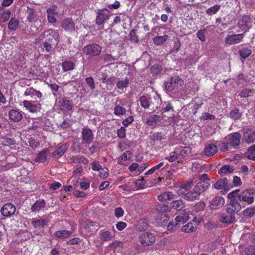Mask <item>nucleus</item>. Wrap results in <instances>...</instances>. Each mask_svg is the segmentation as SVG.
Here are the masks:
<instances>
[{
	"instance_id": "obj_1",
	"label": "nucleus",
	"mask_w": 255,
	"mask_h": 255,
	"mask_svg": "<svg viewBox=\"0 0 255 255\" xmlns=\"http://www.w3.org/2000/svg\"><path fill=\"white\" fill-rule=\"evenodd\" d=\"M255 194V189H247L243 191H241L239 189H236L229 193L228 197V198L237 197L240 202L251 204L254 201V195Z\"/></svg>"
},
{
	"instance_id": "obj_2",
	"label": "nucleus",
	"mask_w": 255,
	"mask_h": 255,
	"mask_svg": "<svg viewBox=\"0 0 255 255\" xmlns=\"http://www.w3.org/2000/svg\"><path fill=\"white\" fill-rule=\"evenodd\" d=\"M193 216L190 212H186L181 214L176 217L175 221L170 222L167 226L168 230L172 231L176 229L179 227L180 224H184L191 218Z\"/></svg>"
},
{
	"instance_id": "obj_3",
	"label": "nucleus",
	"mask_w": 255,
	"mask_h": 255,
	"mask_svg": "<svg viewBox=\"0 0 255 255\" xmlns=\"http://www.w3.org/2000/svg\"><path fill=\"white\" fill-rule=\"evenodd\" d=\"M139 243L143 246H150L155 241L154 235L150 232L141 234L139 236Z\"/></svg>"
},
{
	"instance_id": "obj_4",
	"label": "nucleus",
	"mask_w": 255,
	"mask_h": 255,
	"mask_svg": "<svg viewBox=\"0 0 255 255\" xmlns=\"http://www.w3.org/2000/svg\"><path fill=\"white\" fill-rule=\"evenodd\" d=\"M102 47L97 44H90L85 46L83 48V52L85 54L93 56L100 55Z\"/></svg>"
},
{
	"instance_id": "obj_5",
	"label": "nucleus",
	"mask_w": 255,
	"mask_h": 255,
	"mask_svg": "<svg viewBox=\"0 0 255 255\" xmlns=\"http://www.w3.org/2000/svg\"><path fill=\"white\" fill-rule=\"evenodd\" d=\"M183 84V81L178 76L172 77L169 82H165V87L167 91H170L175 88H178Z\"/></svg>"
},
{
	"instance_id": "obj_6",
	"label": "nucleus",
	"mask_w": 255,
	"mask_h": 255,
	"mask_svg": "<svg viewBox=\"0 0 255 255\" xmlns=\"http://www.w3.org/2000/svg\"><path fill=\"white\" fill-rule=\"evenodd\" d=\"M214 187L217 189L222 190V194H225L231 189V186L228 183L227 178H223L217 181L214 184Z\"/></svg>"
},
{
	"instance_id": "obj_7",
	"label": "nucleus",
	"mask_w": 255,
	"mask_h": 255,
	"mask_svg": "<svg viewBox=\"0 0 255 255\" xmlns=\"http://www.w3.org/2000/svg\"><path fill=\"white\" fill-rule=\"evenodd\" d=\"M230 200V203L227 208L226 211L229 214H233L234 212H239L241 207L239 203V200L237 197L229 198Z\"/></svg>"
},
{
	"instance_id": "obj_8",
	"label": "nucleus",
	"mask_w": 255,
	"mask_h": 255,
	"mask_svg": "<svg viewBox=\"0 0 255 255\" xmlns=\"http://www.w3.org/2000/svg\"><path fill=\"white\" fill-rule=\"evenodd\" d=\"M97 14L96 22L99 25L103 24L105 20L109 18V11L106 8L99 9Z\"/></svg>"
},
{
	"instance_id": "obj_9",
	"label": "nucleus",
	"mask_w": 255,
	"mask_h": 255,
	"mask_svg": "<svg viewBox=\"0 0 255 255\" xmlns=\"http://www.w3.org/2000/svg\"><path fill=\"white\" fill-rule=\"evenodd\" d=\"M23 106L31 113L36 112L40 108V104L38 101L24 100L22 102Z\"/></svg>"
},
{
	"instance_id": "obj_10",
	"label": "nucleus",
	"mask_w": 255,
	"mask_h": 255,
	"mask_svg": "<svg viewBox=\"0 0 255 255\" xmlns=\"http://www.w3.org/2000/svg\"><path fill=\"white\" fill-rule=\"evenodd\" d=\"M23 95L35 100L38 99L39 101H41L42 97V94L39 91H37L32 87L27 88L24 91Z\"/></svg>"
},
{
	"instance_id": "obj_11",
	"label": "nucleus",
	"mask_w": 255,
	"mask_h": 255,
	"mask_svg": "<svg viewBox=\"0 0 255 255\" xmlns=\"http://www.w3.org/2000/svg\"><path fill=\"white\" fill-rule=\"evenodd\" d=\"M15 210V207L13 204L7 203L2 207L0 212L3 216L8 217L14 214Z\"/></svg>"
},
{
	"instance_id": "obj_12",
	"label": "nucleus",
	"mask_w": 255,
	"mask_h": 255,
	"mask_svg": "<svg viewBox=\"0 0 255 255\" xmlns=\"http://www.w3.org/2000/svg\"><path fill=\"white\" fill-rule=\"evenodd\" d=\"M44 38L49 41H51L53 39L57 40L58 38V32L52 29L45 30L39 36L40 40H42Z\"/></svg>"
},
{
	"instance_id": "obj_13",
	"label": "nucleus",
	"mask_w": 255,
	"mask_h": 255,
	"mask_svg": "<svg viewBox=\"0 0 255 255\" xmlns=\"http://www.w3.org/2000/svg\"><path fill=\"white\" fill-rule=\"evenodd\" d=\"M238 25L242 30H248L252 26V20L249 16L244 15L239 20Z\"/></svg>"
},
{
	"instance_id": "obj_14",
	"label": "nucleus",
	"mask_w": 255,
	"mask_h": 255,
	"mask_svg": "<svg viewBox=\"0 0 255 255\" xmlns=\"http://www.w3.org/2000/svg\"><path fill=\"white\" fill-rule=\"evenodd\" d=\"M244 34H232L228 36L225 38V43L227 44L232 45L240 43L243 39Z\"/></svg>"
},
{
	"instance_id": "obj_15",
	"label": "nucleus",
	"mask_w": 255,
	"mask_h": 255,
	"mask_svg": "<svg viewBox=\"0 0 255 255\" xmlns=\"http://www.w3.org/2000/svg\"><path fill=\"white\" fill-rule=\"evenodd\" d=\"M191 152V148L190 146H179L176 147L174 149V153L178 154L180 157L184 158L188 156Z\"/></svg>"
},
{
	"instance_id": "obj_16",
	"label": "nucleus",
	"mask_w": 255,
	"mask_h": 255,
	"mask_svg": "<svg viewBox=\"0 0 255 255\" xmlns=\"http://www.w3.org/2000/svg\"><path fill=\"white\" fill-rule=\"evenodd\" d=\"M225 201L223 197L217 196L211 201L210 207L212 209H218L222 207L225 204Z\"/></svg>"
},
{
	"instance_id": "obj_17",
	"label": "nucleus",
	"mask_w": 255,
	"mask_h": 255,
	"mask_svg": "<svg viewBox=\"0 0 255 255\" xmlns=\"http://www.w3.org/2000/svg\"><path fill=\"white\" fill-rule=\"evenodd\" d=\"M210 185V183L209 180H203L200 182H199L197 184V185L194 187V191L198 194L199 196L202 192H203L205 191Z\"/></svg>"
},
{
	"instance_id": "obj_18",
	"label": "nucleus",
	"mask_w": 255,
	"mask_h": 255,
	"mask_svg": "<svg viewBox=\"0 0 255 255\" xmlns=\"http://www.w3.org/2000/svg\"><path fill=\"white\" fill-rule=\"evenodd\" d=\"M243 140L247 143H251L255 140L254 129H247L243 134Z\"/></svg>"
},
{
	"instance_id": "obj_19",
	"label": "nucleus",
	"mask_w": 255,
	"mask_h": 255,
	"mask_svg": "<svg viewBox=\"0 0 255 255\" xmlns=\"http://www.w3.org/2000/svg\"><path fill=\"white\" fill-rule=\"evenodd\" d=\"M82 134L83 140L87 143H90L94 139L92 131L89 128H83Z\"/></svg>"
},
{
	"instance_id": "obj_20",
	"label": "nucleus",
	"mask_w": 255,
	"mask_h": 255,
	"mask_svg": "<svg viewBox=\"0 0 255 255\" xmlns=\"http://www.w3.org/2000/svg\"><path fill=\"white\" fill-rule=\"evenodd\" d=\"M46 12L48 22L50 23L55 22L56 21L55 15L57 13L56 6L53 5L51 7L47 8Z\"/></svg>"
},
{
	"instance_id": "obj_21",
	"label": "nucleus",
	"mask_w": 255,
	"mask_h": 255,
	"mask_svg": "<svg viewBox=\"0 0 255 255\" xmlns=\"http://www.w3.org/2000/svg\"><path fill=\"white\" fill-rule=\"evenodd\" d=\"M161 102V97L156 93H155L154 96L150 99V107H151L153 110H155L160 107Z\"/></svg>"
},
{
	"instance_id": "obj_22",
	"label": "nucleus",
	"mask_w": 255,
	"mask_h": 255,
	"mask_svg": "<svg viewBox=\"0 0 255 255\" xmlns=\"http://www.w3.org/2000/svg\"><path fill=\"white\" fill-rule=\"evenodd\" d=\"M241 134L239 132H235L229 136L230 144L234 147H238L241 140Z\"/></svg>"
},
{
	"instance_id": "obj_23",
	"label": "nucleus",
	"mask_w": 255,
	"mask_h": 255,
	"mask_svg": "<svg viewBox=\"0 0 255 255\" xmlns=\"http://www.w3.org/2000/svg\"><path fill=\"white\" fill-rule=\"evenodd\" d=\"M218 151V147L216 145L213 143H209L205 147L204 153L207 156H211L214 155Z\"/></svg>"
},
{
	"instance_id": "obj_24",
	"label": "nucleus",
	"mask_w": 255,
	"mask_h": 255,
	"mask_svg": "<svg viewBox=\"0 0 255 255\" xmlns=\"http://www.w3.org/2000/svg\"><path fill=\"white\" fill-rule=\"evenodd\" d=\"M62 27L66 31H72L75 30L74 23L73 20L69 18L62 21Z\"/></svg>"
},
{
	"instance_id": "obj_25",
	"label": "nucleus",
	"mask_w": 255,
	"mask_h": 255,
	"mask_svg": "<svg viewBox=\"0 0 255 255\" xmlns=\"http://www.w3.org/2000/svg\"><path fill=\"white\" fill-rule=\"evenodd\" d=\"M58 106L61 110L63 111H70L72 109V105L67 99L59 101Z\"/></svg>"
},
{
	"instance_id": "obj_26",
	"label": "nucleus",
	"mask_w": 255,
	"mask_h": 255,
	"mask_svg": "<svg viewBox=\"0 0 255 255\" xmlns=\"http://www.w3.org/2000/svg\"><path fill=\"white\" fill-rule=\"evenodd\" d=\"M9 118L14 122H19L22 120L23 116L18 110H11L9 112Z\"/></svg>"
},
{
	"instance_id": "obj_27",
	"label": "nucleus",
	"mask_w": 255,
	"mask_h": 255,
	"mask_svg": "<svg viewBox=\"0 0 255 255\" xmlns=\"http://www.w3.org/2000/svg\"><path fill=\"white\" fill-rule=\"evenodd\" d=\"M173 197L174 194L172 192L167 191L160 194L158 196L157 199L159 201L164 202L173 199Z\"/></svg>"
},
{
	"instance_id": "obj_28",
	"label": "nucleus",
	"mask_w": 255,
	"mask_h": 255,
	"mask_svg": "<svg viewBox=\"0 0 255 255\" xmlns=\"http://www.w3.org/2000/svg\"><path fill=\"white\" fill-rule=\"evenodd\" d=\"M129 184L132 190H138L143 187L144 182L142 179H139L134 181L129 182Z\"/></svg>"
},
{
	"instance_id": "obj_29",
	"label": "nucleus",
	"mask_w": 255,
	"mask_h": 255,
	"mask_svg": "<svg viewBox=\"0 0 255 255\" xmlns=\"http://www.w3.org/2000/svg\"><path fill=\"white\" fill-rule=\"evenodd\" d=\"M96 223L91 221H87L82 226L83 228L85 229L88 233H91L97 229L94 228Z\"/></svg>"
},
{
	"instance_id": "obj_30",
	"label": "nucleus",
	"mask_w": 255,
	"mask_h": 255,
	"mask_svg": "<svg viewBox=\"0 0 255 255\" xmlns=\"http://www.w3.org/2000/svg\"><path fill=\"white\" fill-rule=\"evenodd\" d=\"M45 206V203L43 200L36 201L31 207L32 212H39Z\"/></svg>"
},
{
	"instance_id": "obj_31",
	"label": "nucleus",
	"mask_w": 255,
	"mask_h": 255,
	"mask_svg": "<svg viewBox=\"0 0 255 255\" xmlns=\"http://www.w3.org/2000/svg\"><path fill=\"white\" fill-rule=\"evenodd\" d=\"M100 238L103 241H109L112 239L113 236L108 231L102 230L100 232Z\"/></svg>"
},
{
	"instance_id": "obj_32",
	"label": "nucleus",
	"mask_w": 255,
	"mask_h": 255,
	"mask_svg": "<svg viewBox=\"0 0 255 255\" xmlns=\"http://www.w3.org/2000/svg\"><path fill=\"white\" fill-rule=\"evenodd\" d=\"M72 234V232L69 231L67 230H59L56 231L54 233V235L55 237L59 239H65L69 237L71 234Z\"/></svg>"
},
{
	"instance_id": "obj_33",
	"label": "nucleus",
	"mask_w": 255,
	"mask_h": 255,
	"mask_svg": "<svg viewBox=\"0 0 255 255\" xmlns=\"http://www.w3.org/2000/svg\"><path fill=\"white\" fill-rule=\"evenodd\" d=\"M192 183L191 182L187 183L185 184L182 185L180 188L178 190V194L185 195V198H186V194L188 192V191L192 187Z\"/></svg>"
},
{
	"instance_id": "obj_34",
	"label": "nucleus",
	"mask_w": 255,
	"mask_h": 255,
	"mask_svg": "<svg viewBox=\"0 0 255 255\" xmlns=\"http://www.w3.org/2000/svg\"><path fill=\"white\" fill-rule=\"evenodd\" d=\"M148 224L146 219H141L138 221L136 228L138 231L146 230L148 229Z\"/></svg>"
},
{
	"instance_id": "obj_35",
	"label": "nucleus",
	"mask_w": 255,
	"mask_h": 255,
	"mask_svg": "<svg viewBox=\"0 0 255 255\" xmlns=\"http://www.w3.org/2000/svg\"><path fill=\"white\" fill-rule=\"evenodd\" d=\"M19 24V20L15 17H12L10 19L8 22V27L9 29L15 30L18 28Z\"/></svg>"
},
{
	"instance_id": "obj_36",
	"label": "nucleus",
	"mask_w": 255,
	"mask_h": 255,
	"mask_svg": "<svg viewBox=\"0 0 255 255\" xmlns=\"http://www.w3.org/2000/svg\"><path fill=\"white\" fill-rule=\"evenodd\" d=\"M11 15V11L6 9L0 13V23L4 22L8 20Z\"/></svg>"
},
{
	"instance_id": "obj_37",
	"label": "nucleus",
	"mask_w": 255,
	"mask_h": 255,
	"mask_svg": "<svg viewBox=\"0 0 255 255\" xmlns=\"http://www.w3.org/2000/svg\"><path fill=\"white\" fill-rule=\"evenodd\" d=\"M221 221L224 223H231L235 220V216L233 214L228 215L223 214L221 217Z\"/></svg>"
},
{
	"instance_id": "obj_38",
	"label": "nucleus",
	"mask_w": 255,
	"mask_h": 255,
	"mask_svg": "<svg viewBox=\"0 0 255 255\" xmlns=\"http://www.w3.org/2000/svg\"><path fill=\"white\" fill-rule=\"evenodd\" d=\"M62 69L64 71L72 70L75 67V64L73 62L65 61L62 64Z\"/></svg>"
},
{
	"instance_id": "obj_39",
	"label": "nucleus",
	"mask_w": 255,
	"mask_h": 255,
	"mask_svg": "<svg viewBox=\"0 0 255 255\" xmlns=\"http://www.w3.org/2000/svg\"><path fill=\"white\" fill-rule=\"evenodd\" d=\"M47 223L46 219H42L32 221V224L35 228L41 229Z\"/></svg>"
},
{
	"instance_id": "obj_40",
	"label": "nucleus",
	"mask_w": 255,
	"mask_h": 255,
	"mask_svg": "<svg viewBox=\"0 0 255 255\" xmlns=\"http://www.w3.org/2000/svg\"><path fill=\"white\" fill-rule=\"evenodd\" d=\"M129 83V80L128 78L119 80L117 83V87L120 90H123L126 88Z\"/></svg>"
},
{
	"instance_id": "obj_41",
	"label": "nucleus",
	"mask_w": 255,
	"mask_h": 255,
	"mask_svg": "<svg viewBox=\"0 0 255 255\" xmlns=\"http://www.w3.org/2000/svg\"><path fill=\"white\" fill-rule=\"evenodd\" d=\"M66 149L65 146H61L53 153V155L55 158H58L64 154Z\"/></svg>"
},
{
	"instance_id": "obj_42",
	"label": "nucleus",
	"mask_w": 255,
	"mask_h": 255,
	"mask_svg": "<svg viewBox=\"0 0 255 255\" xmlns=\"http://www.w3.org/2000/svg\"><path fill=\"white\" fill-rule=\"evenodd\" d=\"M126 113V110L123 107L117 105L114 108V114L118 116L124 115Z\"/></svg>"
},
{
	"instance_id": "obj_43",
	"label": "nucleus",
	"mask_w": 255,
	"mask_h": 255,
	"mask_svg": "<svg viewBox=\"0 0 255 255\" xmlns=\"http://www.w3.org/2000/svg\"><path fill=\"white\" fill-rule=\"evenodd\" d=\"M165 159L168 160L170 162H173L176 160H178V163L182 162V160L179 158L178 154L174 153V151L170 153V156L165 157Z\"/></svg>"
},
{
	"instance_id": "obj_44",
	"label": "nucleus",
	"mask_w": 255,
	"mask_h": 255,
	"mask_svg": "<svg viewBox=\"0 0 255 255\" xmlns=\"http://www.w3.org/2000/svg\"><path fill=\"white\" fill-rule=\"evenodd\" d=\"M199 195L194 190L192 191H188L186 194L185 199L188 201H193L198 199Z\"/></svg>"
},
{
	"instance_id": "obj_45",
	"label": "nucleus",
	"mask_w": 255,
	"mask_h": 255,
	"mask_svg": "<svg viewBox=\"0 0 255 255\" xmlns=\"http://www.w3.org/2000/svg\"><path fill=\"white\" fill-rule=\"evenodd\" d=\"M240 56L243 58H248L252 53V50L248 48L240 49L239 51Z\"/></svg>"
},
{
	"instance_id": "obj_46",
	"label": "nucleus",
	"mask_w": 255,
	"mask_h": 255,
	"mask_svg": "<svg viewBox=\"0 0 255 255\" xmlns=\"http://www.w3.org/2000/svg\"><path fill=\"white\" fill-rule=\"evenodd\" d=\"M171 205L175 209L180 210L184 207V204L182 200H178L171 202Z\"/></svg>"
},
{
	"instance_id": "obj_47",
	"label": "nucleus",
	"mask_w": 255,
	"mask_h": 255,
	"mask_svg": "<svg viewBox=\"0 0 255 255\" xmlns=\"http://www.w3.org/2000/svg\"><path fill=\"white\" fill-rule=\"evenodd\" d=\"M158 119L159 117L157 115H153L146 120V123L148 126H155Z\"/></svg>"
},
{
	"instance_id": "obj_48",
	"label": "nucleus",
	"mask_w": 255,
	"mask_h": 255,
	"mask_svg": "<svg viewBox=\"0 0 255 255\" xmlns=\"http://www.w3.org/2000/svg\"><path fill=\"white\" fill-rule=\"evenodd\" d=\"M167 39L168 36L166 35L158 36L153 39V42L156 45H160L165 42Z\"/></svg>"
},
{
	"instance_id": "obj_49",
	"label": "nucleus",
	"mask_w": 255,
	"mask_h": 255,
	"mask_svg": "<svg viewBox=\"0 0 255 255\" xmlns=\"http://www.w3.org/2000/svg\"><path fill=\"white\" fill-rule=\"evenodd\" d=\"M196 228L195 224L189 223L183 227L182 231L185 233H190L194 231Z\"/></svg>"
},
{
	"instance_id": "obj_50",
	"label": "nucleus",
	"mask_w": 255,
	"mask_h": 255,
	"mask_svg": "<svg viewBox=\"0 0 255 255\" xmlns=\"http://www.w3.org/2000/svg\"><path fill=\"white\" fill-rule=\"evenodd\" d=\"M141 106L144 108H148L150 107V101L147 97L142 96L139 99Z\"/></svg>"
},
{
	"instance_id": "obj_51",
	"label": "nucleus",
	"mask_w": 255,
	"mask_h": 255,
	"mask_svg": "<svg viewBox=\"0 0 255 255\" xmlns=\"http://www.w3.org/2000/svg\"><path fill=\"white\" fill-rule=\"evenodd\" d=\"M46 150H44L38 153L37 156L36 161L39 162L43 163L47 159Z\"/></svg>"
},
{
	"instance_id": "obj_52",
	"label": "nucleus",
	"mask_w": 255,
	"mask_h": 255,
	"mask_svg": "<svg viewBox=\"0 0 255 255\" xmlns=\"http://www.w3.org/2000/svg\"><path fill=\"white\" fill-rule=\"evenodd\" d=\"M164 164V163L163 162H161L159 163L157 165H156L155 166H153V167L150 168L149 170L147 171L145 173V175H149V174H151L153 173L155 171L159 169L160 168L163 167Z\"/></svg>"
},
{
	"instance_id": "obj_53",
	"label": "nucleus",
	"mask_w": 255,
	"mask_h": 255,
	"mask_svg": "<svg viewBox=\"0 0 255 255\" xmlns=\"http://www.w3.org/2000/svg\"><path fill=\"white\" fill-rule=\"evenodd\" d=\"M220 8V5H214L213 6H212L208 8L206 10L207 13L209 15H212L214 14H215L216 12H217Z\"/></svg>"
},
{
	"instance_id": "obj_54",
	"label": "nucleus",
	"mask_w": 255,
	"mask_h": 255,
	"mask_svg": "<svg viewBox=\"0 0 255 255\" xmlns=\"http://www.w3.org/2000/svg\"><path fill=\"white\" fill-rule=\"evenodd\" d=\"M230 116L232 119L237 120L241 117V114L239 112V110L235 109L230 112Z\"/></svg>"
},
{
	"instance_id": "obj_55",
	"label": "nucleus",
	"mask_w": 255,
	"mask_h": 255,
	"mask_svg": "<svg viewBox=\"0 0 255 255\" xmlns=\"http://www.w3.org/2000/svg\"><path fill=\"white\" fill-rule=\"evenodd\" d=\"M233 170V168L229 165H226L224 166H223L219 170V173H230Z\"/></svg>"
},
{
	"instance_id": "obj_56",
	"label": "nucleus",
	"mask_w": 255,
	"mask_h": 255,
	"mask_svg": "<svg viewBox=\"0 0 255 255\" xmlns=\"http://www.w3.org/2000/svg\"><path fill=\"white\" fill-rule=\"evenodd\" d=\"M86 82L88 86L90 87L91 90H94L95 88L94 81L92 77H88L85 79Z\"/></svg>"
},
{
	"instance_id": "obj_57",
	"label": "nucleus",
	"mask_w": 255,
	"mask_h": 255,
	"mask_svg": "<svg viewBox=\"0 0 255 255\" xmlns=\"http://www.w3.org/2000/svg\"><path fill=\"white\" fill-rule=\"evenodd\" d=\"M108 169L107 168H102L99 170V177L101 178H106L108 176Z\"/></svg>"
},
{
	"instance_id": "obj_58",
	"label": "nucleus",
	"mask_w": 255,
	"mask_h": 255,
	"mask_svg": "<svg viewBox=\"0 0 255 255\" xmlns=\"http://www.w3.org/2000/svg\"><path fill=\"white\" fill-rule=\"evenodd\" d=\"M124 211L121 207L116 208L115 210V216L117 218H120L123 216Z\"/></svg>"
},
{
	"instance_id": "obj_59",
	"label": "nucleus",
	"mask_w": 255,
	"mask_h": 255,
	"mask_svg": "<svg viewBox=\"0 0 255 255\" xmlns=\"http://www.w3.org/2000/svg\"><path fill=\"white\" fill-rule=\"evenodd\" d=\"M150 137L153 140H161L164 138V136L158 132L153 133Z\"/></svg>"
},
{
	"instance_id": "obj_60",
	"label": "nucleus",
	"mask_w": 255,
	"mask_h": 255,
	"mask_svg": "<svg viewBox=\"0 0 255 255\" xmlns=\"http://www.w3.org/2000/svg\"><path fill=\"white\" fill-rule=\"evenodd\" d=\"M245 253L247 255H255V246H250L247 248L245 250Z\"/></svg>"
},
{
	"instance_id": "obj_61",
	"label": "nucleus",
	"mask_w": 255,
	"mask_h": 255,
	"mask_svg": "<svg viewBox=\"0 0 255 255\" xmlns=\"http://www.w3.org/2000/svg\"><path fill=\"white\" fill-rule=\"evenodd\" d=\"M131 157V153L130 151H127L124 152L121 156V160L127 161Z\"/></svg>"
},
{
	"instance_id": "obj_62",
	"label": "nucleus",
	"mask_w": 255,
	"mask_h": 255,
	"mask_svg": "<svg viewBox=\"0 0 255 255\" xmlns=\"http://www.w3.org/2000/svg\"><path fill=\"white\" fill-rule=\"evenodd\" d=\"M169 210V207L167 205H158L156 207V211L160 212H167Z\"/></svg>"
},
{
	"instance_id": "obj_63",
	"label": "nucleus",
	"mask_w": 255,
	"mask_h": 255,
	"mask_svg": "<svg viewBox=\"0 0 255 255\" xmlns=\"http://www.w3.org/2000/svg\"><path fill=\"white\" fill-rule=\"evenodd\" d=\"M127 224L124 222H119L116 224V228L119 231H122L127 227Z\"/></svg>"
},
{
	"instance_id": "obj_64",
	"label": "nucleus",
	"mask_w": 255,
	"mask_h": 255,
	"mask_svg": "<svg viewBox=\"0 0 255 255\" xmlns=\"http://www.w3.org/2000/svg\"><path fill=\"white\" fill-rule=\"evenodd\" d=\"M245 214L249 216H253L255 214V207L247 209L245 212Z\"/></svg>"
}]
</instances>
